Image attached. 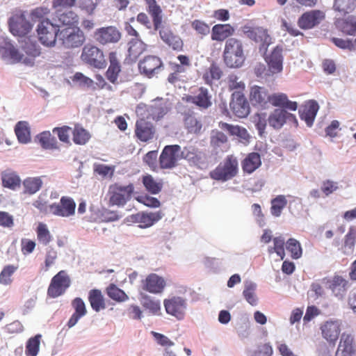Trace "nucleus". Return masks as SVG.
Segmentation results:
<instances>
[{
  "mask_svg": "<svg viewBox=\"0 0 356 356\" xmlns=\"http://www.w3.org/2000/svg\"><path fill=\"white\" fill-rule=\"evenodd\" d=\"M0 54L2 57L8 58L13 63L21 62L23 55L6 39H0Z\"/></svg>",
  "mask_w": 356,
  "mask_h": 356,
  "instance_id": "nucleus-28",
  "label": "nucleus"
},
{
  "mask_svg": "<svg viewBox=\"0 0 356 356\" xmlns=\"http://www.w3.org/2000/svg\"><path fill=\"white\" fill-rule=\"evenodd\" d=\"M243 33L250 40L268 46L270 43V37L268 31L262 27H252L248 25L242 26Z\"/></svg>",
  "mask_w": 356,
  "mask_h": 356,
  "instance_id": "nucleus-22",
  "label": "nucleus"
},
{
  "mask_svg": "<svg viewBox=\"0 0 356 356\" xmlns=\"http://www.w3.org/2000/svg\"><path fill=\"white\" fill-rule=\"evenodd\" d=\"M134 192V186L133 184L127 186L119 184H111L108 191L109 204L118 207L124 206L131 200Z\"/></svg>",
  "mask_w": 356,
  "mask_h": 356,
  "instance_id": "nucleus-3",
  "label": "nucleus"
},
{
  "mask_svg": "<svg viewBox=\"0 0 356 356\" xmlns=\"http://www.w3.org/2000/svg\"><path fill=\"white\" fill-rule=\"evenodd\" d=\"M18 269L17 266L7 265L5 266L0 273V284L9 285L13 282L12 276Z\"/></svg>",
  "mask_w": 356,
  "mask_h": 356,
  "instance_id": "nucleus-58",
  "label": "nucleus"
},
{
  "mask_svg": "<svg viewBox=\"0 0 356 356\" xmlns=\"http://www.w3.org/2000/svg\"><path fill=\"white\" fill-rule=\"evenodd\" d=\"M223 58L229 67H239L245 61L242 42L235 38L226 40L223 51Z\"/></svg>",
  "mask_w": 356,
  "mask_h": 356,
  "instance_id": "nucleus-1",
  "label": "nucleus"
},
{
  "mask_svg": "<svg viewBox=\"0 0 356 356\" xmlns=\"http://www.w3.org/2000/svg\"><path fill=\"white\" fill-rule=\"evenodd\" d=\"M159 30V35L163 42L167 44L169 47L176 51H181L184 49V41L180 36L175 34L172 30L166 26H162L161 24L157 29Z\"/></svg>",
  "mask_w": 356,
  "mask_h": 356,
  "instance_id": "nucleus-15",
  "label": "nucleus"
},
{
  "mask_svg": "<svg viewBox=\"0 0 356 356\" xmlns=\"http://www.w3.org/2000/svg\"><path fill=\"white\" fill-rule=\"evenodd\" d=\"M222 74L220 68L216 64L212 63L209 68L204 73L203 79L207 84L211 86L214 81L219 80Z\"/></svg>",
  "mask_w": 356,
  "mask_h": 356,
  "instance_id": "nucleus-50",
  "label": "nucleus"
},
{
  "mask_svg": "<svg viewBox=\"0 0 356 356\" xmlns=\"http://www.w3.org/2000/svg\"><path fill=\"white\" fill-rule=\"evenodd\" d=\"M163 305L167 314L181 320L185 316L187 306L186 300L180 296H172L165 299Z\"/></svg>",
  "mask_w": 356,
  "mask_h": 356,
  "instance_id": "nucleus-11",
  "label": "nucleus"
},
{
  "mask_svg": "<svg viewBox=\"0 0 356 356\" xmlns=\"http://www.w3.org/2000/svg\"><path fill=\"white\" fill-rule=\"evenodd\" d=\"M42 335L40 334L31 337L26 343L25 354L26 356H37L40 350Z\"/></svg>",
  "mask_w": 356,
  "mask_h": 356,
  "instance_id": "nucleus-51",
  "label": "nucleus"
},
{
  "mask_svg": "<svg viewBox=\"0 0 356 356\" xmlns=\"http://www.w3.org/2000/svg\"><path fill=\"white\" fill-rule=\"evenodd\" d=\"M37 138L42 148L46 149L58 148V142L49 131H43L39 134Z\"/></svg>",
  "mask_w": 356,
  "mask_h": 356,
  "instance_id": "nucleus-48",
  "label": "nucleus"
},
{
  "mask_svg": "<svg viewBox=\"0 0 356 356\" xmlns=\"http://www.w3.org/2000/svg\"><path fill=\"white\" fill-rule=\"evenodd\" d=\"M162 218L160 211L155 213H140L139 227L140 228H147L153 225L156 222Z\"/></svg>",
  "mask_w": 356,
  "mask_h": 356,
  "instance_id": "nucleus-49",
  "label": "nucleus"
},
{
  "mask_svg": "<svg viewBox=\"0 0 356 356\" xmlns=\"http://www.w3.org/2000/svg\"><path fill=\"white\" fill-rule=\"evenodd\" d=\"M228 143L227 136L219 130H212L210 136V145L214 149H218Z\"/></svg>",
  "mask_w": 356,
  "mask_h": 356,
  "instance_id": "nucleus-53",
  "label": "nucleus"
},
{
  "mask_svg": "<svg viewBox=\"0 0 356 356\" xmlns=\"http://www.w3.org/2000/svg\"><path fill=\"white\" fill-rule=\"evenodd\" d=\"M167 108L161 105L148 106L145 104H139L136 108L138 116H144L159 121L167 113Z\"/></svg>",
  "mask_w": 356,
  "mask_h": 356,
  "instance_id": "nucleus-19",
  "label": "nucleus"
},
{
  "mask_svg": "<svg viewBox=\"0 0 356 356\" xmlns=\"http://www.w3.org/2000/svg\"><path fill=\"white\" fill-rule=\"evenodd\" d=\"M93 38L97 42L101 44H106L118 42L121 38V34L115 26H110L96 29Z\"/></svg>",
  "mask_w": 356,
  "mask_h": 356,
  "instance_id": "nucleus-16",
  "label": "nucleus"
},
{
  "mask_svg": "<svg viewBox=\"0 0 356 356\" xmlns=\"http://www.w3.org/2000/svg\"><path fill=\"white\" fill-rule=\"evenodd\" d=\"M183 99L186 102L195 104L201 109H207L212 104L211 95L204 87L199 88L193 95H186Z\"/></svg>",
  "mask_w": 356,
  "mask_h": 356,
  "instance_id": "nucleus-18",
  "label": "nucleus"
},
{
  "mask_svg": "<svg viewBox=\"0 0 356 356\" xmlns=\"http://www.w3.org/2000/svg\"><path fill=\"white\" fill-rule=\"evenodd\" d=\"M261 165V156L258 152H250L241 161V168L244 174L250 175Z\"/></svg>",
  "mask_w": 356,
  "mask_h": 356,
  "instance_id": "nucleus-29",
  "label": "nucleus"
},
{
  "mask_svg": "<svg viewBox=\"0 0 356 356\" xmlns=\"http://www.w3.org/2000/svg\"><path fill=\"white\" fill-rule=\"evenodd\" d=\"M183 156L192 165L199 169H207L209 167V159L206 152L195 148L185 149L182 152Z\"/></svg>",
  "mask_w": 356,
  "mask_h": 356,
  "instance_id": "nucleus-20",
  "label": "nucleus"
},
{
  "mask_svg": "<svg viewBox=\"0 0 356 356\" xmlns=\"http://www.w3.org/2000/svg\"><path fill=\"white\" fill-rule=\"evenodd\" d=\"M229 108L233 114L240 118H246L250 112L249 102L243 93L233 92L229 103Z\"/></svg>",
  "mask_w": 356,
  "mask_h": 356,
  "instance_id": "nucleus-13",
  "label": "nucleus"
},
{
  "mask_svg": "<svg viewBox=\"0 0 356 356\" xmlns=\"http://www.w3.org/2000/svg\"><path fill=\"white\" fill-rule=\"evenodd\" d=\"M293 115L283 109H275L268 116V122L273 129H279L286 123L287 119L293 118Z\"/></svg>",
  "mask_w": 356,
  "mask_h": 356,
  "instance_id": "nucleus-32",
  "label": "nucleus"
},
{
  "mask_svg": "<svg viewBox=\"0 0 356 356\" xmlns=\"http://www.w3.org/2000/svg\"><path fill=\"white\" fill-rule=\"evenodd\" d=\"M268 90L262 86H253L250 89L249 99L254 106L267 107L270 101Z\"/></svg>",
  "mask_w": 356,
  "mask_h": 356,
  "instance_id": "nucleus-23",
  "label": "nucleus"
},
{
  "mask_svg": "<svg viewBox=\"0 0 356 356\" xmlns=\"http://www.w3.org/2000/svg\"><path fill=\"white\" fill-rule=\"evenodd\" d=\"M318 108V104L316 101H308L299 110L300 119L304 120L308 127H312Z\"/></svg>",
  "mask_w": 356,
  "mask_h": 356,
  "instance_id": "nucleus-27",
  "label": "nucleus"
},
{
  "mask_svg": "<svg viewBox=\"0 0 356 356\" xmlns=\"http://www.w3.org/2000/svg\"><path fill=\"white\" fill-rule=\"evenodd\" d=\"M71 285V279L65 270H60L51 280L47 289V296L51 298L63 295Z\"/></svg>",
  "mask_w": 356,
  "mask_h": 356,
  "instance_id": "nucleus-7",
  "label": "nucleus"
},
{
  "mask_svg": "<svg viewBox=\"0 0 356 356\" xmlns=\"http://www.w3.org/2000/svg\"><path fill=\"white\" fill-rule=\"evenodd\" d=\"M72 133L73 142L76 145H85L90 138V133L79 125H76Z\"/></svg>",
  "mask_w": 356,
  "mask_h": 356,
  "instance_id": "nucleus-52",
  "label": "nucleus"
},
{
  "mask_svg": "<svg viewBox=\"0 0 356 356\" xmlns=\"http://www.w3.org/2000/svg\"><path fill=\"white\" fill-rule=\"evenodd\" d=\"M35 231L37 239L41 244L47 245L52 241V236L46 224L39 222Z\"/></svg>",
  "mask_w": 356,
  "mask_h": 356,
  "instance_id": "nucleus-54",
  "label": "nucleus"
},
{
  "mask_svg": "<svg viewBox=\"0 0 356 356\" xmlns=\"http://www.w3.org/2000/svg\"><path fill=\"white\" fill-rule=\"evenodd\" d=\"M88 301L92 309L97 312L106 308L104 296L99 289H92L89 291Z\"/></svg>",
  "mask_w": 356,
  "mask_h": 356,
  "instance_id": "nucleus-39",
  "label": "nucleus"
},
{
  "mask_svg": "<svg viewBox=\"0 0 356 356\" xmlns=\"http://www.w3.org/2000/svg\"><path fill=\"white\" fill-rule=\"evenodd\" d=\"M162 65L160 58L156 56H147L139 62L138 68L141 74L150 78L158 72Z\"/></svg>",
  "mask_w": 356,
  "mask_h": 356,
  "instance_id": "nucleus-21",
  "label": "nucleus"
},
{
  "mask_svg": "<svg viewBox=\"0 0 356 356\" xmlns=\"http://www.w3.org/2000/svg\"><path fill=\"white\" fill-rule=\"evenodd\" d=\"M325 13L320 10H312L304 13L298 20V25L302 29H311L325 19Z\"/></svg>",
  "mask_w": 356,
  "mask_h": 356,
  "instance_id": "nucleus-17",
  "label": "nucleus"
},
{
  "mask_svg": "<svg viewBox=\"0 0 356 356\" xmlns=\"http://www.w3.org/2000/svg\"><path fill=\"white\" fill-rule=\"evenodd\" d=\"M106 294L108 296L113 300L117 302H124L128 300V296L120 288H118L114 284H111L106 288Z\"/></svg>",
  "mask_w": 356,
  "mask_h": 356,
  "instance_id": "nucleus-55",
  "label": "nucleus"
},
{
  "mask_svg": "<svg viewBox=\"0 0 356 356\" xmlns=\"http://www.w3.org/2000/svg\"><path fill=\"white\" fill-rule=\"evenodd\" d=\"M2 186L11 190H16L20 187L21 179L14 171L9 170H5L1 174Z\"/></svg>",
  "mask_w": 356,
  "mask_h": 356,
  "instance_id": "nucleus-38",
  "label": "nucleus"
},
{
  "mask_svg": "<svg viewBox=\"0 0 356 356\" xmlns=\"http://www.w3.org/2000/svg\"><path fill=\"white\" fill-rule=\"evenodd\" d=\"M238 172V159L233 154H230L210 172V177L214 180L227 181L236 177Z\"/></svg>",
  "mask_w": 356,
  "mask_h": 356,
  "instance_id": "nucleus-2",
  "label": "nucleus"
},
{
  "mask_svg": "<svg viewBox=\"0 0 356 356\" xmlns=\"http://www.w3.org/2000/svg\"><path fill=\"white\" fill-rule=\"evenodd\" d=\"M108 58L110 65L106 72V76L111 83H115L118 80L120 72H121V65L115 52H110Z\"/></svg>",
  "mask_w": 356,
  "mask_h": 356,
  "instance_id": "nucleus-34",
  "label": "nucleus"
},
{
  "mask_svg": "<svg viewBox=\"0 0 356 356\" xmlns=\"http://www.w3.org/2000/svg\"><path fill=\"white\" fill-rule=\"evenodd\" d=\"M93 170L95 173L101 175L103 177L107 176L112 177L114 174L115 167L102 163H95L93 165Z\"/></svg>",
  "mask_w": 356,
  "mask_h": 356,
  "instance_id": "nucleus-63",
  "label": "nucleus"
},
{
  "mask_svg": "<svg viewBox=\"0 0 356 356\" xmlns=\"http://www.w3.org/2000/svg\"><path fill=\"white\" fill-rule=\"evenodd\" d=\"M191 27L196 33L202 36L207 35L210 33V26L205 22L200 19H195L191 22Z\"/></svg>",
  "mask_w": 356,
  "mask_h": 356,
  "instance_id": "nucleus-62",
  "label": "nucleus"
},
{
  "mask_svg": "<svg viewBox=\"0 0 356 356\" xmlns=\"http://www.w3.org/2000/svg\"><path fill=\"white\" fill-rule=\"evenodd\" d=\"M62 45L67 49L80 47L86 41V35L79 27L65 28L58 35Z\"/></svg>",
  "mask_w": 356,
  "mask_h": 356,
  "instance_id": "nucleus-5",
  "label": "nucleus"
},
{
  "mask_svg": "<svg viewBox=\"0 0 356 356\" xmlns=\"http://www.w3.org/2000/svg\"><path fill=\"white\" fill-rule=\"evenodd\" d=\"M23 186L24 188V193L33 195L41 188L42 181L39 177H28L23 181Z\"/></svg>",
  "mask_w": 356,
  "mask_h": 356,
  "instance_id": "nucleus-44",
  "label": "nucleus"
},
{
  "mask_svg": "<svg viewBox=\"0 0 356 356\" xmlns=\"http://www.w3.org/2000/svg\"><path fill=\"white\" fill-rule=\"evenodd\" d=\"M142 305L154 315L159 314L161 311L160 301L148 296L143 298Z\"/></svg>",
  "mask_w": 356,
  "mask_h": 356,
  "instance_id": "nucleus-56",
  "label": "nucleus"
},
{
  "mask_svg": "<svg viewBox=\"0 0 356 356\" xmlns=\"http://www.w3.org/2000/svg\"><path fill=\"white\" fill-rule=\"evenodd\" d=\"M283 47L276 46L273 51L266 56L267 63V76L273 75L282 72L283 70Z\"/></svg>",
  "mask_w": 356,
  "mask_h": 356,
  "instance_id": "nucleus-12",
  "label": "nucleus"
},
{
  "mask_svg": "<svg viewBox=\"0 0 356 356\" xmlns=\"http://www.w3.org/2000/svg\"><path fill=\"white\" fill-rule=\"evenodd\" d=\"M80 58L84 63L97 69H104L107 64L103 51L92 44L83 47Z\"/></svg>",
  "mask_w": 356,
  "mask_h": 356,
  "instance_id": "nucleus-4",
  "label": "nucleus"
},
{
  "mask_svg": "<svg viewBox=\"0 0 356 356\" xmlns=\"http://www.w3.org/2000/svg\"><path fill=\"white\" fill-rule=\"evenodd\" d=\"M228 87L230 90H235L234 92L243 93L245 84L236 75L231 74L228 77Z\"/></svg>",
  "mask_w": 356,
  "mask_h": 356,
  "instance_id": "nucleus-61",
  "label": "nucleus"
},
{
  "mask_svg": "<svg viewBox=\"0 0 356 356\" xmlns=\"http://www.w3.org/2000/svg\"><path fill=\"white\" fill-rule=\"evenodd\" d=\"M156 134V128L152 122L148 121L144 116H140L136 122L135 137L143 143L152 140Z\"/></svg>",
  "mask_w": 356,
  "mask_h": 356,
  "instance_id": "nucleus-9",
  "label": "nucleus"
},
{
  "mask_svg": "<svg viewBox=\"0 0 356 356\" xmlns=\"http://www.w3.org/2000/svg\"><path fill=\"white\" fill-rule=\"evenodd\" d=\"M270 213L275 217L281 216L282 210L287 205V200L283 195H279L270 201Z\"/></svg>",
  "mask_w": 356,
  "mask_h": 356,
  "instance_id": "nucleus-47",
  "label": "nucleus"
},
{
  "mask_svg": "<svg viewBox=\"0 0 356 356\" xmlns=\"http://www.w3.org/2000/svg\"><path fill=\"white\" fill-rule=\"evenodd\" d=\"M355 0H334V7L340 12L349 13L355 8Z\"/></svg>",
  "mask_w": 356,
  "mask_h": 356,
  "instance_id": "nucleus-64",
  "label": "nucleus"
},
{
  "mask_svg": "<svg viewBox=\"0 0 356 356\" xmlns=\"http://www.w3.org/2000/svg\"><path fill=\"white\" fill-rule=\"evenodd\" d=\"M8 24L10 31L14 35L24 36L32 29V24L23 13L13 15L9 19Z\"/></svg>",
  "mask_w": 356,
  "mask_h": 356,
  "instance_id": "nucleus-14",
  "label": "nucleus"
},
{
  "mask_svg": "<svg viewBox=\"0 0 356 356\" xmlns=\"http://www.w3.org/2000/svg\"><path fill=\"white\" fill-rule=\"evenodd\" d=\"M56 17L58 22L62 26H75L79 23V16L72 10L65 11L62 13L57 12Z\"/></svg>",
  "mask_w": 356,
  "mask_h": 356,
  "instance_id": "nucleus-41",
  "label": "nucleus"
},
{
  "mask_svg": "<svg viewBox=\"0 0 356 356\" xmlns=\"http://www.w3.org/2000/svg\"><path fill=\"white\" fill-rule=\"evenodd\" d=\"M235 29L230 24H218L211 29V38L213 41L223 42L234 34Z\"/></svg>",
  "mask_w": 356,
  "mask_h": 356,
  "instance_id": "nucleus-26",
  "label": "nucleus"
},
{
  "mask_svg": "<svg viewBox=\"0 0 356 356\" xmlns=\"http://www.w3.org/2000/svg\"><path fill=\"white\" fill-rule=\"evenodd\" d=\"M37 31L41 43L45 46L51 47L55 44L60 31L58 25L54 24L49 19H46L42 20L38 24Z\"/></svg>",
  "mask_w": 356,
  "mask_h": 356,
  "instance_id": "nucleus-8",
  "label": "nucleus"
},
{
  "mask_svg": "<svg viewBox=\"0 0 356 356\" xmlns=\"http://www.w3.org/2000/svg\"><path fill=\"white\" fill-rule=\"evenodd\" d=\"M256 284L253 283H247L243 291V296L246 301L251 305L254 306L257 304V298L255 293Z\"/></svg>",
  "mask_w": 356,
  "mask_h": 356,
  "instance_id": "nucleus-59",
  "label": "nucleus"
},
{
  "mask_svg": "<svg viewBox=\"0 0 356 356\" xmlns=\"http://www.w3.org/2000/svg\"><path fill=\"white\" fill-rule=\"evenodd\" d=\"M143 184L145 189L149 193L154 195L159 193L163 187V182L161 181H156L150 175L143 177Z\"/></svg>",
  "mask_w": 356,
  "mask_h": 356,
  "instance_id": "nucleus-46",
  "label": "nucleus"
},
{
  "mask_svg": "<svg viewBox=\"0 0 356 356\" xmlns=\"http://www.w3.org/2000/svg\"><path fill=\"white\" fill-rule=\"evenodd\" d=\"M72 306L74 309V312L67 322V326L69 327L74 326L79 320L87 313L86 305L80 298H74L72 302Z\"/></svg>",
  "mask_w": 356,
  "mask_h": 356,
  "instance_id": "nucleus-36",
  "label": "nucleus"
},
{
  "mask_svg": "<svg viewBox=\"0 0 356 356\" xmlns=\"http://www.w3.org/2000/svg\"><path fill=\"white\" fill-rule=\"evenodd\" d=\"M337 26L340 31L346 35H356V17L354 15H350L338 20Z\"/></svg>",
  "mask_w": 356,
  "mask_h": 356,
  "instance_id": "nucleus-40",
  "label": "nucleus"
},
{
  "mask_svg": "<svg viewBox=\"0 0 356 356\" xmlns=\"http://www.w3.org/2000/svg\"><path fill=\"white\" fill-rule=\"evenodd\" d=\"M182 152L179 145L165 146L159 159L160 168L170 170L176 167L178 161L184 157Z\"/></svg>",
  "mask_w": 356,
  "mask_h": 356,
  "instance_id": "nucleus-6",
  "label": "nucleus"
},
{
  "mask_svg": "<svg viewBox=\"0 0 356 356\" xmlns=\"http://www.w3.org/2000/svg\"><path fill=\"white\" fill-rule=\"evenodd\" d=\"M219 127L227 131L230 136L238 137L243 143H248L250 138L247 129L239 125H233L224 122H220Z\"/></svg>",
  "mask_w": 356,
  "mask_h": 356,
  "instance_id": "nucleus-31",
  "label": "nucleus"
},
{
  "mask_svg": "<svg viewBox=\"0 0 356 356\" xmlns=\"http://www.w3.org/2000/svg\"><path fill=\"white\" fill-rule=\"evenodd\" d=\"M76 203L69 196H63L58 203L49 206V210L55 216L68 218L75 214Z\"/></svg>",
  "mask_w": 356,
  "mask_h": 356,
  "instance_id": "nucleus-10",
  "label": "nucleus"
},
{
  "mask_svg": "<svg viewBox=\"0 0 356 356\" xmlns=\"http://www.w3.org/2000/svg\"><path fill=\"white\" fill-rule=\"evenodd\" d=\"M142 286L143 290L150 293L158 294L163 291L166 283L162 277L151 273L143 281Z\"/></svg>",
  "mask_w": 356,
  "mask_h": 356,
  "instance_id": "nucleus-24",
  "label": "nucleus"
},
{
  "mask_svg": "<svg viewBox=\"0 0 356 356\" xmlns=\"http://www.w3.org/2000/svg\"><path fill=\"white\" fill-rule=\"evenodd\" d=\"M15 132L20 143H26L31 139L29 124L25 121H20L17 123Z\"/></svg>",
  "mask_w": 356,
  "mask_h": 356,
  "instance_id": "nucleus-45",
  "label": "nucleus"
},
{
  "mask_svg": "<svg viewBox=\"0 0 356 356\" xmlns=\"http://www.w3.org/2000/svg\"><path fill=\"white\" fill-rule=\"evenodd\" d=\"M284 239L281 237H275L273 238V247L268 248V252L272 254L273 252H276V254L280 257L281 259H283L285 257V250H284Z\"/></svg>",
  "mask_w": 356,
  "mask_h": 356,
  "instance_id": "nucleus-60",
  "label": "nucleus"
},
{
  "mask_svg": "<svg viewBox=\"0 0 356 356\" xmlns=\"http://www.w3.org/2000/svg\"><path fill=\"white\" fill-rule=\"evenodd\" d=\"M355 353L353 337L350 334L343 333L335 356H353Z\"/></svg>",
  "mask_w": 356,
  "mask_h": 356,
  "instance_id": "nucleus-30",
  "label": "nucleus"
},
{
  "mask_svg": "<svg viewBox=\"0 0 356 356\" xmlns=\"http://www.w3.org/2000/svg\"><path fill=\"white\" fill-rule=\"evenodd\" d=\"M148 5V12L152 17L154 29L156 30L162 22L161 9L155 0H145Z\"/></svg>",
  "mask_w": 356,
  "mask_h": 356,
  "instance_id": "nucleus-42",
  "label": "nucleus"
},
{
  "mask_svg": "<svg viewBox=\"0 0 356 356\" xmlns=\"http://www.w3.org/2000/svg\"><path fill=\"white\" fill-rule=\"evenodd\" d=\"M322 282L328 285L336 296H342L346 291L348 281L340 275H334L332 280L323 278Z\"/></svg>",
  "mask_w": 356,
  "mask_h": 356,
  "instance_id": "nucleus-33",
  "label": "nucleus"
},
{
  "mask_svg": "<svg viewBox=\"0 0 356 356\" xmlns=\"http://www.w3.org/2000/svg\"><path fill=\"white\" fill-rule=\"evenodd\" d=\"M286 250L291 253V257L294 259H298L302 257V249L298 241L291 238L286 242Z\"/></svg>",
  "mask_w": 356,
  "mask_h": 356,
  "instance_id": "nucleus-57",
  "label": "nucleus"
},
{
  "mask_svg": "<svg viewBox=\"0 0 356 356\" xmlns=\"http://www.w3.org/2000/svg\"><path fill=\"white\" fill-rule=\"evenodd\" d=\"M323 337L334 345L340 334V323L338 321H327L321 326Z\"/></svg>",
  "mask_w": 356,
  "mask_h": 356,
  "instance_id": "nucleus-25",
  "label": "nucleus"
},
{
  "mask_svg": "<svg viewBox=\"0 0 356 356\" xmlns=\"http://www.w3.org/2000/svg\"><path fill=\"white\" fill-rule=\"evenodd\" d=\"M269 103L274 106L282 107L291 111H296L298 108L296 102L289 101L284 93H274L270 95Z\"/></svg>",
  "mask_w": 356,
  "mask_h": 356,
  "instance_id": "nucleus-37",
  "label": "nucleus"
},
{
  "mask_svg": "<svg viewBox=\"0 0 356 356\" xmlns=\"http://www.w3.org/2000/svg\"><path fill=\"white\" fill-rule=\"evenodd\" d=\"M184 126L189 134H200L202 128L201 120L193 112L184 114Z\"/></svg>",
  "mask_w": 356,
  "mask_h": 356,
  "instance_id": "nucleus-35",
  "label": "nucleus"
},
{
  "mask_svg": "<svg viewBox=\"0 0 356 356\" xmlns=\"http://www.w3.org/2000/svg\"><path fill=\"white\" fill-rule=\"evenodd\" d=\"M146 49L145 44L139 38H133L129 43V56L131 59H136Z\"/></svg>",
  "mask_w": 356,
  "mask_h": 356,
  "instance_id": "nucleus-43",
  "label": "nucleus"
}]
</instances>
